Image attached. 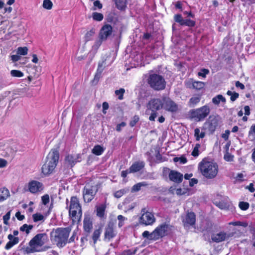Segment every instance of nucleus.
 Segmentation results:
<instances>
[{
	"instance_id": "79ce46f5",
	"label": "nucleus",
	"mask_w": 255,
	"mask_h": 255,
	"mask_svg": "<svg viewBox=\"0 0 255 255\" xmlns=\"http://www.w3.org/2000/svg\"><path fill=\"white\" fill-rule=\"evenodd\" d=\"M195 21L190 19H184L181 25H186L189 27H193L195 25Z\"/></svg>"
},
{
	"instance_id": "6e6d98bb",
	"label": "nucleus",
	"mask_w": 255,
	"mask_h": 255,
	"mask_svg": "<svg viewBox=\"0 0 255 255\" xmlns=\"http://www.w3.org/2000/svg\"><path fill=\"white\" fill-rule=\"evenodd\" d=\"M41 200L43 204L46 205L49 202V196L48 194H45L42 196Z\"/></svg>"
},
{
	"instance_id": "338daca9",
	"label": "nucleus",
	"mask_w": 255,
	"mask_h": 255,
	"mask_svg": "<svg viewBox=\"0 0 255 255\" xmlns=\"http://www.w3.org/2000/svg\"><path fill=\"white\" fill-rule=\"evenodd\" d=\"M15 217L19 221H22L24 219V216L23 215H21L19 212H17L16 213Z\"/></svg>"
},
{
	"instance_id": "6e6552de",
	"label": "nucleus",
	"mask_w": 255,
	"mask_h": 255,
	"mask_svg": "<svg viewBox=\"0 0 255 255\" xmlns=\"http://www.w3.org/2000/svg\"><path fill=\"white\" fill-rule=\"evenodd\" d=\"M210 109L207 106H204L200 108L193 110L191 112V115L193 118L197 121H201L205 119L209 114Z\"/></svg>"
},
{
	"instance_id": "a878e982",
	"label": "nucleus",
	"mask_w": 255,
	"mask_h": 255,
	"mask_svg": "<svg viewBox=\"0 0 255 255\" xmlns=\"http://www.w3.org/2000/svg\"><path fill=\"white\" fill-rule=\"evenodd\" d=\"M216 205L222 210H229L231 208L232 205L229 201H222L216 203Z\"/></svg>"
},
{
	"instance_id": "cd10ccee",
	"label": "nucleus",
	"mask_w": 255,
	"mask_h": 255,
	"mask_svg": "<svg viewBox=\"0 0 255 255\" xmlns=\"http://www.w3.org/2000/svg\"><path fill=\"white\" fill-rule=\"evenodd\" d=\"M148 184L146 182H141L134 185L131 188V192H135L139 191L142 187H146Z\"/></svg>"
},
{
	"instance_id": "39448f33",
	"label": "nucleus",
	"mask_w": 255,
	"mask_h": 255,
	"mask_svg": "<svg viewBox=\"0 0 255 255\" xmlns=\"http://www.w3.org/2000/svg\"><path fill=\"white\" fill-rule=\"evenodd\" d=\"M47 236L45 233L38 234L29 242L30 248L27 249L28 253L40 252L39 248L41 247L46 242Z\"/></svg>"
},
{
	"instance_id": "72a5a7b5",
	"label": "nucleus",
	"mask_w": 255,
	"mask_h": 255,
	"mask_svg": "<svg viewBox=\"0 0 255 255\" xmlns=\"http://www.w3.org/2000/svg\"><path fill=\"white\" fill-rule=\"evenodd\" d=\"M33 228V226L31 225H27L26 224H23L22 226L20 227V231L21 232H25L26 234H28L30 231Z\"/></svg>"
},
{
	"instance_id": "49530a36",
	"label": "nucleus",
	"mask_w": 255,
	"mask_h": 255,
	"mask_svg": "<svg viewBox=\"0 0 255 255\" xmlns=\"http://www.w3.org/2000/svg\"><path fill=\"white\" fill-rule=\"evenodd\" d=\"M239 206L241 210L245 211L249 208V204L246 202H240Z\"/></svg>"
},
{
	"instance_id": "f257e3e1",
	"label": "nucleus",
	"mask_w": 255,
	"mask_h": 255,
	"mask_svg": "<svg viewBox=\"0 0 255 255\" xmlns=\"http://www.w3.org/2000/svg\"><path fill=\"white\" fill-rule=\"evenodd\" d=\"M198 169L204 177L212 179L218 174V165L216 162L209 161L205 158L199 163Z\"/></svg>"
},
{
	"instance_id": "c756f323",
	"label": "nucleus",
	"mask_w": 255,
	"mask_h": 255,
	"mask_svg": "<svg viewBox=\"0 0 255 255\" xmlns=\"http://www.w3.org/2000/svg\"><path fill=\"white\" fill-rule=\"evenodd\" d=\"M205 136V132L203 131L201 132L199 128H196L194 129V136L197 141H199L200 138H204Z\"/></svg>"
},
{
	"instance_id": "473e14b6",
	"label": "nucleus",
	"mask_w": 255,
	"mask_h": 255,
	"mask_svg": "<svg viewBox=\"0 0 255 255\" xmlns=\"http://www.w3.org/2000/svg\"><path fill=\"white\" fill-rule=\"evenodd\" d=\"M95 33V29L92 28L89 31H88L84 36L85 41L86 42L89 41L92 39V37Z\"/></svg>"
},
{
	"instance_id": "de8ad7c7",
	"label": "nucleus",
	"mask_w": 255,
	"mask_h": 255,
	"mask_svg": "<svg viewBox=\"0 0 255 255\" xmlns=\"http://www.w3.org/2000/svg\"><path fill=\"white\" fill-rule=\"evenodd\" d=\"M147 114L150 115L149 120L150 121H154L157 115V113L156 111H150V112H148Z\"/></svg>"
},
{
	"instance_id": "5701e85b",
	"label": "nucleus",
	"mask_w": 255,
	"mask_h": 255,
	"mask_svg": "<svg viewBox=\"0 0 255 255\" xmlns=\"http://www.w3.org/2000/svg\"><path fill=\"white\" fill-rule=\"evenodd\" d=\"M79 157V155H76V156H74L72 155H68L65 157V162L71 167H73L75 163L77 161H79L78 160Z\"/></svg>"
},
{
	"instance_id": "6ab92c4d",
	"label": "nucleus",
	"mask_w": 255,
	"mask_h": 255,
	"mask_svg": "<svg viewBox=\"0 0 255 255\" xmlns=\"http://www.w3.org/2000/svg\"><path fill=\"white\" fill-rule=\"evenodd\" d=\"M56 166L45 161L41 168L42 173L45 176H48L52 174Z\"/></svg>"
},
{
	"instance_id": "f704fd0d",
	"label": "nucleus",
	"mask_w": 255,
	"mask_h": 255,
	"mask_svg": "<svg viewBox=\"0 0 255 255\" xmlns=\"http://www.w3.org/2000/svg\"><path fill=\"white\" fill-rule=\"evenodd\" d=\"M205 84L200 81H194L192 82V87L196 90H200L204 88Z\"/></svg>"
},
{
	"instance_id": "aec40b11",
	"label": "nucleus",
	"mask_w": 255,
	"mask_h": 255,
	"mask_svg": "<svg viewBox=\"0 0 255 255\" xmlns=\"http://www.w3.org/2000/svg\"><path fill=\"white\" fill-rule=\"evenodd\" d=\"M170 180L176 183H181L183 180V175L175 170H171L169 173Z\"/></svg>"
},
{
	"instance_id": "bf43d9fd",
	"label": "nucleus",
	"mask_w": 255,
	"mask_h": 255,
	"mask_svg": "<svg viewBox=\"0 0 255 255\" xmlns=\"http://www.w3.org/2000/svg\"><path fill=\"white\" fill-rule=\"evenodd\" d=\"M94 8H93V10H96V7H98L99 9H101L102 8V3L100 2V1L99 0H96L94 2Z\"/></svg>"
},
{
	"instance_id": "a19ab883",
	"label": "nucleus",
	"mask_w": 255,
	"mask_h": 255,
	"mask_svg": "<svg viewBox=\"0 0 255 255\" xmlns=\"http://www.w3.org/2000/svg\"><path fill=\"white\" fill-rule=\"evenodd\" d=\"M201 145L199 143H197L195 144V147H194L193 150L191 153V155L193 156L197 157L199 156L200 154L199 149Z\"/></svg>"
},
{
	"instance_id": "774afa93",
	"label": "nucleus",
	"mask_w": 255,
	"mask_h": 255,
	"mask_svg": "<svg viewBox=\"0 0 255 255\" xmlns=\"http://www.w3.org/2000/svg\"><path fill=\"white\" fill-rule=\"evenodd\" d=\"M250 135H255V125L252 126L249 131Z\"/></svg>"
},
{
	"instance_id": "69168bd1",
	"label": "nucleus",
	"mask_w": 255,
	"mask_h": 255,
	"mask_svg": "<svg viewBox=\"0 0 255 255\" xmlns=\"http://www.w3.org/2000/svg\"><path fill=\"white\" fill-rule=\"evenodd\" d=\"M20 57L19 55H12L11 56V60L13 62H16L18 61L20 59Z\"/></svg>"
},
{
	"instance_id": "423d86ee",
	"label": "nucleus",
	"mask_w": 255,
	"mask_h": 255,
	"mask_svg": "<svg viewBox=\"0 0 255 255\" xmlns=\"http://www.w3.org/2000/svg\"><path fill=\"white\" fill-rule=\"evenodd\" d=\"M148 83L152 88L157 91L164 89L166 85V82L163 77L156 74L149 75Z\"/></svg>"
},
{
	"instance_id": "2f4dec72",
	"label": "nucleus",
	"mask_w": 255,
	"mask_h": 255,
	"mask_svg": "<svg viewBox=\"0 0 255 255\" xmlns=\"http://www.w3.org/2000/svg\"><path fill=\"white\" fill-rule=\"evenodd\" d=\"M200 101L199 97H193L190 99L188 102V106L190 107H193L196 105Z\"/></svg>"
},
{
	"instance_id": "bb28decb",
	"label": "nucleus",
	"mask_w": 255,
	"mask_h": 255,
	"mask_svg": "<svg viewBox=\"0 0 255 255\" xmlns=\"http://www.w3.org/2000/svg\"><path fill=\"white\" fill-rule=\"evenodd\" d=\"M212 103L215 105H219L221 102L223 104L226 103V98L222 95H218L213 98L212 100Z\"/></svg>"
},
{
	"instance_id": "9b49d317",
	"label": "nucleus",
	"mask_w": 255,
	"mask_h": 255,
	"mask_svg": "<svg viewBox=\"0 0 255 255\" xmlns=\"http://www.w3.org/2000/svg\"><path fill=\"white\" fill-rule=\"evenodd\" d=\"M59 159V151L56 149H52L46 156L45 161L56 166Z\"/></svg>"
},
{
	"instance_id": "f3484780",
	"label": "nucleus",
	"mask_w": 255,
	"mask_h": 255,
	"mask_svg": "<svg viewBox=\"0 0 255 255\" xmlns=\"http://www.w3.org/2000/svg\"><path fill=\"white\" fill-rule=\"evenodd\" d=\"M230 237L226 233L224 232H220L217 234H212L211 236V240L213 242L220 243L225 241Z\"/></svg>"
},
{
	"instance_id": "f8f14e48",
	"label": "nucleus",
	"mask_w": 255,
	"mask_h": 255,
	"mask_svg": "<svg viewBox=\"0 0 255 255\" xmlns=\"http://www.w3.org/2000/svg\"><path fill=\"white\" fill-rule=\"evenodd\" d=\"M163 106V103L159 99H153L151 100L148 103L147 107V110L146 113L148 114L150 111H158L162 109Z\"/></svg>"
},
{
	"instance_id": "0eeeda50",
	"label": "nucleus",
	"mask_w": 255,
	"mask_h": 255,
	"mask_svg": "<svg viewBox=\"0 0 255 255\" xmlns=\"http://www.w3.org/2000/svg\"><path fill=\"white\" fill-rule=\"evenodd\" d=\"M98 190V186L96 185L87 184L83 191V197L85 202L89 203L94 198Z\"/></svg>"
},
{
	"instance_id": "603ef678",
	"label": "nucleus",
	"mask_w": 255,
	"mask_h": 255,
	"mask_svg": "<svg viewBox=\"0 0 255 255\" xmlns=\"http://www.w3.org/2000/svg\"><path fill=\"white\" fill-rule=\"evenodd\" d=\"M126 193V191L124 189L116 191L114 193V196L117 198H121Z\"/></svg>"
},
{
	"instance_id": "4468645a",
	"label": "nucleus",
	"mask_w": 255,
	"mask_h": 255,
	"mask_svg": "<svg viewBox=\"0 0 255 255\" xmlns=\"http://www.w3.org/2000/svg\"><path fill=\"white\" fill-rule=\"evenodd\" d=\"M43 188V184L38 181L32 180L28 183V190L32 194L40 192Z\"/></svg>"
},
{
	"instance_id": "13d9d810",
	"label": "nucleus",
	"mask_w": 255,
	"mask_h": 255,
	"mask_svg": "<svg viewBox=\"0 0 255 255\" xmlns=\"http://www.w3.org/2000/svg\"><path fill=\"white\" fill-rule=\"evenodd\" d=\"M102 40L100 39L95 42L94 45L93 46L92 48L95 49L96 51L99 48V47L101 46L102 43Z\"/></svg>"
},
{
	"instance_id": "4c0bfd02",
	"label": "nucleus",
	"mask_w": 255,
	"mask_h": 255,
	"mask_svg": "<svg viewBox=\"0 0 255 255\" xmlns=\"http://www.w3.org/2000/svg\"><path fill=\"white\" fill-rule=\"evenodd\" d=\"M227 94L231 96L230 99L231 101L234 102L236 101L239 97V94L235 92H232L228 91Z\"/></svg>"
},
{
	"instance_id": "f03ea898",
	"label": "nucleus",
	"mask_w": 255,
	"mask_h": 255,
	"mask_svg": "<svg viewBox=\"0 0 255 255\" xmlns=\"http://www.w3.org/2000/svg\"><path fill=\"white\" fill-rule=\"evenodd\" d=\"M171 227L168 223L165 222L158 225L151 233L145 231L142 233V236L148 240L156 241L166 236L171 231Z\"/></svg>"
},
{
	"instance_id": "09e8293b",
	"label": "nucleus",
	"mask_w": 255,
	"mask_h": 255,
	"mask_svg": "<svg viewBox=\"0 0 255 255\" xmlns=\"http://www.w3.org/2000/svg\"><path fill=\"white\" fill-rule=\"evenodd\" d=\"M125 92V90L123 88H121L118 90H116L115 91V94L116 95L119 96V99L122 100L123 99V95Z\"/></svg>"
},
{
	"instance_id": "c9c22d12",
	"label": "nucleus",
	"mask_w": 255,
	"mask_h": 255,
	"mask_svg": "<svg viewBox=\"0 0 255 255\" xmlns=\"http://www.w3.org/2000/svg\"><path fill=\"white\" fill-rule=\"evenodd\" d=\"M92 17L94 20L98 21H102L104 18L103 14L97 12H94L92 14Z\"/></svg>"
},
{
	"instance_id": "680f3d73",
	"label": "nucleus",
	"mask_w": 255,
	"mask_h": 255,
	"mask_svg": "<svg viewBox=\"0 0 255 255\" xmlns=\"http://www.w3.org/2000/svg\"><path fill=\"white\" fill-rule=\"evenodd\" d=\"M101 73H97L96 72L95 75V77H94V78L93 80V83H95V84H96L98 81L99 80L100 78H101Z\"/></svg>"
},
{
	"instance_id": "a211bd4d",
	"label": "nucleus",
	"mask_w": 255,
	"mask_h": 255,
	"mask_svg": "<svg viewBox=\"0 0 255 255\" xmlns=\"http://www.w3.org/2000/svg\"><path fill=\"white\" fill-rule=\"evenodd\" d=\"M83 229L85 232L90 233L93 229V222L89 215H85L83 220Z\"/></svg>"
},
{
	"instance_id": "9d476101",
	"label": "nucleus",
	"mask_w": 255,
	"mask_h": 255,
	"mask_svg": "<svg viewBox=\"0 0 255 255\" xmlns=\"http://www.w3.org/2000/svg\"><path fill=\"white\" fill-rule=\"evenodd\" d=\"M183 224L185 227L194 226L196 222V216L192 212H187L184 216L182 217Z\"/></svg>"
},
{
	"instance_id": "412c9836",
	"label": "nucleus",
	"mask_w": 255,
	"mask_h": 255,
	"mask_svg": "<svg viewBox=\"0 0 255 255\" xmlns=\"http://www.w3.org/2000/svg\"><path fill=\"white\" fill-rule=\"evenodd\" d=\"M8 239L9 240L8 242L7 243L5 249L6 250H8L11 249L13 246L16 245L19 242V239L18 237H14L11 234H9L7 237Z\"/></svg>"
},
{
	"instance_id": "58836bf2",
	"label": "nucleus",
	"mask_w": 255,
	"mask_h": 255,
	"mask_svg": "<svg viewBox=\"0 0 255 255\" xmlns=\"http://www.w3.org/2000/svg\"><path fill=\"white\" fill-rule=\"evenodd\" d=\"M116 5L119 9H124L126 6V2L125 0H117L116 1Z\"/></svg>"
},
{
	"instance_id": "7c9ffc66",
	"label": "nucleus",
	"mask_w": 255,
	"mask_h": 255,
	"mask_svg": "<svg viewBox=\"0 0 255 255\" xmlns=\"http://www.w3.org/2000/svg\"><path fill=\"white\" fill-rule=\"evenodd\" d=\"M104 148L99 145H97L92 149V153L96 155H100L104 152Z\"/></svg>"
},
{
	"instance_id": "4d7b16f0",
	"label": "nucleus",
	"mask_w": 255,
	"mask_h": 255,
	"mask_svg": "<svg viewBox=\"0 0 255 255\" xmlns=\"http://www.w3.org/2000/svg\"><path fill=\"white\" fill-rule=\"evenodd\" d=\"M224 159L227 161H232L233 160L234 156L229 152H227L224 155Z\"/></svg>"
},
{
	"instance_id": "c03bdc74",
	"label": "nucleus",
	"mask_w": 255,
	"mask_h": 255,
	"mask_svg": "<svg viewBox=\"0 0 255 255\" xmlns=\"http://www.w3.org/2000/svg\"><path fill=\"white\" fill-rule=\"evenodd\" d=\"M32 218L34 222L42 221L44 219V216L40 214H34L32 215Z\"/></svg>"
},
{
	"instance_id": "c85d7f7f",
	"label": "nucleus",
	"mask_w": 255,
	"mask_h": 255,
	"mask_svg": "<svg viewBox=\"0 0 255 255\" xmlns=\"http://www.w3.org/2000/svg\"><path fill=\"white\" fill-rule=\"evenodd\" d=\"M102 233L101 228H99L98 229L95 230L92 235V240H93L94 244H96L97 241L99 240L100 235Z\"/></svg>"
},
{
	"instance_id": "4be33fe9",
	"label": "nucleus",
	"mask_w": 255,
	"mask_h": 255,
	"mask_svg": "<svg viewBox=\"0 0 255 255\" xmlns=\"http://www.w3.org/2000/svg\"><path fill=\"white\" fill-rule=\"evenodd\" d=\"M144 166V163L142 161L136 162L133 163L129 168V172H136L140 171Z\"/></svg>"
},
{
	"instance_id": "8fccbe9b",
	"label": "nucleus",
	"mask_w": 255,
	"mask_h": 255,
	"mask_svg": "<svg viewBox=\"0 0 255 255\" xmlns=\"http://www.w3.org/2000/svg\"><path fill=\"white\" fill-rule=\"evenodd\" d=\"M174 19L176 22L179 23L180 25H181L184 20L181 14H175L174 16Z\"/></svg>"
},
{
	"instance_id": "2eb2a0df",
	"label": "nucleus",
	"mask_w": 255,
	"mask_h": 255,
	"mask_svg": "<svg viewBox=\"0 0 255 255\" xmlns=\"http://www.w3.org/2000/svg\"><path fill=\"white\" fill-rule=\"evenodd\" d=\"M115 222L110 221L105 228L104 234L105 240L109 241L111 239L115 237L116 233L114 229Z\"/></svg>"
},
{
	"instance_id": "a18cd8bd",
	"label": "nucleus",
	"mask_w": 255,
	"mask_h": 255,
	"mask_svg": "<svg viewBox=\"0 0 255 255\" xmlns=\"http://www.w3.org/2000/svg\"><path fill=\"white\" fill-rule=\"evenodd\" d=\"M117 219L119 220L118 226L121 228L124 225V222L127 220V218L120 215L118 216Z\"/></svg>"
},
{
	"instance_id": "5fc2aeb1",
	"label": "nucleus",
	"mask_w": 255,
	"mask_h": 255,
	"mask_svg": "<svg viewBox=\"0 0 255 255\" xmlns=\"http://www.w3.org/2000/svg\"><path fill=\"white\" fill-rule=\"evenodd\" d=\"M209 73V70L207 69H202L200 72H199L198 75L199 76H201L202 77H206L207 74Z\"/></svg>"
},
{
	"instance_id": "052dcab7",
	"label": "nucleus",
	"mask_w": 255,
	"mask_h": 255,
	"mask_svg": "<svg viewBox=\"0 0 255 255\" xmlns=\"http://www.w3.org/2000/svg\"><path fill=\"white\" fill-rule=\"evenodd\" d=\"M126 126L125 122H122L121 124L117 125L116 127V130L118 131H120L122 130V128L125 127Z\"/></svg>"
},
{
	"instance_id": "e2e57ef3",
	"label": "nucleus",
	"mask_w": 255,
	"mask_h": 255,
	"mask_svg": "<svg viewBox=\"0 0 255 255\" xmlns=\"http://www.w3.org/2000/svg\"><path fill=\"white\" fill-rule=\"evenodd\" d=\"M230 133V131L229 130H226L225 131V133L222 134V137L223 138L226 140H228Z\"/></svg>"
},
{
	"instance_id": "37998d69",
	"label": "nucleus",
	"mask_w": 255,
	"mask_h": 255,
	"mask_svg": "<svg viewBox=\"0 0 255 255\" xmlns=\"http://www.w3.org/2000/svg\"><path fill=\"white\" fill-rule=\"evenodd\" d=\"M53 3L50 0H44L43 2V7L46 9H51L52 7Z\"/></svg>"
},
{
	"instance_id": "1a4fd4ad",
	"label": "nucleus",
	"mask_w": 255,
	"mask_h": 255,
	"mask_svg": "<svg viewBox=\"0 0 255 255\" xmlns=\"http://www.w3.org/2000/svg\"><path fill=\"white\" fill-rule=\"evenodd\" d=\"M145 209L142 210L143 213L139 218V222L141 225L145 226H150L153 224L155 222V218L151 212H144Z\"/></svg>"
},
{
	"instance_id": "ddd939ff",
	"label": "nucleus",
	"mask_w": 255,
	"mask_h": 255,
	"mask_svg": "<svg viewBox=\"0 0 255 255\" xmlns=\"http://www.w3.org/2000/svg\"><path fill=\"white\" fill-rule=\"evenodd\" d=\"M163 106L164 109L168 112H176L178 111L177 104L169 98H163Z\"/></svg>"
},
{
	"instance_id": "e433bc0d",
	"label": "nucleus",
	"mask_w": 255,
	"mask_h": 255,
	"mask_svg": "<svg viewBox=\"0 0 255 255\" xmlns=\"http://www.w3.org/2000/svg\"><path fill=\"white\" fill-rule=\"evenodd\" d=\"M10 75L12 77L17 78L22 77L24 75L23 73L21 71L17 70H11Z\"/></svg>"
},
{
	"instance_id": "ea45409f",
	"label": "nucleus",
	"mask_w": 255,
	"mask_h": 255,
	"mask_svg": "<svg viewBox=\"0 0 255 255\" xmlns=\"http://www.w3.org/2000/svg\"><path fill=\"white\" fill-rule=\"evenodd\" d=\"M27 52L28 48L27 47H19L17 50V54L19 55H26Z\"/></svg>"
},
{
	"instance_id": "393cba45",
	"label": "nucleus",
	"mask_w": 255,
	"mask_h": 255,
	"mask_svg": "<svg viewBox=\"0 0 255 255\" xmlns=\"http://www.w3.org/2000/svg\"><path fill=\"white\" fill-rule=\"evenodd\" d=\"M10 196L9 190L6 188H1L0 189V202L6 200Z\"/></svg>"
},
{
	"instance_id": "b1692460",
	"label": "nucleus",
	"mask_w": 255,
	"mask_h": 255,
	"mask_svg": "<svg viewBox=\"0 0 255 255\" xmlns=\"http://www.w3.org/2000/svg\"><path fill=\"white\" fill-rule=\"evenodd\" d=\"M106 206L105 204H101L96 208V215L101 219H105L106 216L105 215V210Z\"/></svg>"
},
{
	"instance_id": "864d4df0",
	"label": "nucleus",
	"mask_w": 255,
	"mask_h": 255,
	"mask_svg": "<svg viewBox=\"0 0 255 255\" xmlns=\"http://www.w3.org/2000/svg\"><path fill=\"white\" fill-rule=\"evenodd\" d=\"M216 126L217 124L216 122H211L208 123V128L210 131L213 132L215 131Z\"/></svg>"
},
{
	"instance_id": "dca6fc26",
	"label": "nucleus",
	"mask_w": 255,
	"mask_h": 255,
	"mask_svg": "<svg viewBox=\"0 0 255 255\" xmlns=\"http://www.w3.org/2000/svg\"><path fill=\"white\" fill-rule=\"evenodd\" d=\"M113 28L110 24L104 25L101 29L99 33V38L102 40H106L112 34Z\"/></svg>"
},
{
	"instance_id": "0e129e2a",
	"label": "nucleus",
	"mask_w": 255,
	"mask_h": 255,
	"mask_svg": "<svg viewBox=\"0 0 255 255\" xmlns=\"http://www.w3.org/2000/svg\"><path fill=\"white\" fill-rule=\"evenodd\" d=\"M7 162L6 160L0 158V168H3L6 166Z\"/></svg>"
},
{
	"instance_id": "20e7f679",
	"label": "nucleus",
	"mask_w": 255,
	"mask_h": 255,
	"mask_svg": "<svg viewBox=\"0 0 255 255\" xmlns=\"http://www.w3.org/2000/svg\"><path fill=\"white\" fill-rule=\"evenodd\" d=\"M69 214L73 222H79L81 220L82 215V208L78 199L76 196L71 198Z\"/></svg>"
},
{
	"instance_id": "3c124183",
	"label": "nucleus",
	"mask_w": 255,
	"mask_h": 255,
	"mask_svg": "<svg viewBox=\"0 0 255 255\" xmlns=\"http://www.w3.org/2000/svg\"><path fill=\"white\" fill-rule=\"evenodd\" d=\"M139 117L138 116H134L131 121L130 122L129 125L131 127H134L136 124L139 121Z\"/></svg>"
},
{
	"instance_id": "7ed1b4c3",
	"label": "nucleus",
	"mask_w": 255,
	"mask_h": 255,
	"mask_svg": "<svg viewBox=\"0 0 255 255\" xmlns=\"http://www.w3.org/2000/svg\"><path fill=\"white\" fill-rule=\"evenodd\" d=\"M70 232L71 229L69 228H57L51 232V240L58 247H63L67 243Z\"/></svg>"
}]
</instances>
